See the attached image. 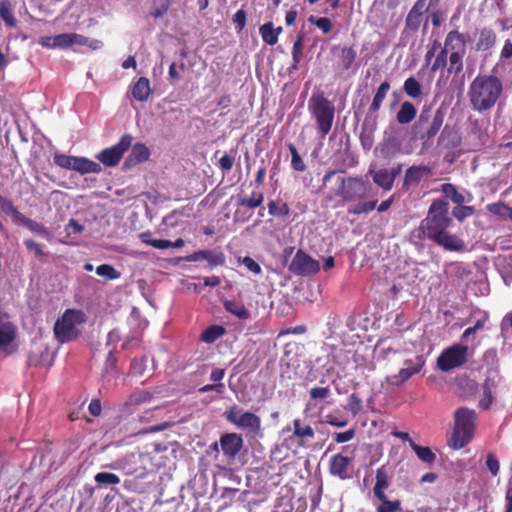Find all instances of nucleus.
<instances>
[{"label":"nucleus","instance_id":"21","mask_svg":"<svg viewBox=\"0 0 512 512\" xmlns=\"http://www.w3.org/2000/svg\"><path fill=\"white\" fill-rule=\"evenodd\" d=\"M447 51H466L465 35L457 30L450 31L445 39V47Z\"/></svg>","mask_w":512,"mask_h":512},{"label":"nucleus","instance_id":"56","mask_svg":"<svg viewBox=\"0 0 512 512\" xmlns=\"http://www.w3.org/2000/svg\"><path fill=\"white\" fill-rule=\"evenodd\" d=\"M74 158H75V156H69V155L57 153L54 155L53 161H54L55 165H57L61 168H64V169L71 170Z\"/></svg>","mask_w":512,"mask_h":512},{"label":"nucleus","instance_id":"18","mask_svg":"<svg viewBox=\"0 0 512 512\" xmlns=\"http://www.w3.org/2000/svg\"><path fill=\"white\" fill-rule=\"evenodd\" d=\"M431 173V168L426 165H413L406 170L404 185L418 184L424 177L429 176Z\"/></svg>","mask_w":512,"mask_h":512},{"label":"nucleus","instance_id":"14","mask_svg":"<svg viewBox=\"0 0 512 512\" xmlns=\"http://www.w3.org/2000/svg\"><path fill=\"white\" fill-rule=\"evenodd\" d=\"M353 458L344 456L343 453H337L333 455L329 460V473L341 480L351 478Z\"/></svg>","mask_w":512,"mask_h":512},{"label":"nucleus","instance_id":"63","mask_svg":"<svg viewBox=\"0 0 512 512\" xmlns=\"http://www.w3.org/2000/svg\"><path fill=\"white\" fill-rule=\"evenodd\" d=\"M24 245L29 251H33L37 258L41 259L45 256V253H44L41 245L38 244L37 242H35L34 240L26 239V240H24Z\"/></svg>","mask_w":512,"mask_h":512},{"label":"nucleus","instance_id":"31","mask_svg":"<svg viewBox=\"0 0 512 512\" xmlns=\"http://www.w3.org/2000/svg\"><path fill=\"white\" fill-rule=\"evenodd\" d=\"M0 19L4 21L8 28H15L17 26L13 5L9 0H0Z\"/></svg>","mask_w":512,"mask_h":512},{"label":"nucleus","instance_id":"60","mask_svg":"<svg viewBox=\"0 0 512 512\" xmlns=\"http://www.w3.org/2000/svg\"><path fill=\"white\" fill-rule=\"evenodd\" d=\"M238 491H239V489H237V488L226 487L223 489L221 498L227 499V501L224 502L222 509H226L233 504L234 497H235L236 493H238Z\"/></svg>","mask_w":512,"mask_h":512},{"label":"nucleus","instance_id":"58","mask_svg":"<svg viewBox=\"0 0 512 512\" xmlns=\"http://www.w3.org/2000/svg\"><path fill=\"white\" fill-rule=\"evenodd\" d=\"M347 401L348 409L354 416L362 410V400L357 394L352 393Z\"/></svg>","mask_w":512,"mask_h":512},{"label":"nucleus","instance_id":"59","mask_svg":"<svg viewBox=\"0 0 512 512\" xmlns=\"http://www.w3.org/2000/svg\"><path fill=\"white\" fill-rule=\"evenodd\" d=\"M312 400H323L331 395L329 387H313L309 392Z\"/></svg>","mask_w":512,"mask_h":512},{"label":"nucleus","instance_id":"6","mask_svg":"<svg viewBox=\"0 0 512 512\" xmlns=\"http://www.w3.org/2000/svg\"><path fill=\"white\" fill-rule=\"evenodd\" d=\"M84 322L83 312L75 309H67L54 325V334L61 343H67L79 336L78 324Z\"/></svg>","mask_w":512,"mask_h":512},{"label":"nucleus","instance_id":"51","mask_svg":"<svg viewBox=\"0 0 512 512\" xmlns=\"http://www.w3.org/2000/svg\"><path fill=\"white\" fill-rule=\"evenodd\" d=\"M474 213V207L465 205L455 206L452 210L454 218L459 222H463L466 218L472 216Z\"/></svg>","mask_w":512,"mask_h":512},{"label":"nucleus","instance_id":"54","mask_svg":"<svg viewBox=\"0 0 512 512\" xmlns=\"http://www.w3.org/2000/svg\"><path fill=\"white\" fill-rule=\"evenodd\" d=\"M232 22L235 26V30L237 33H241L247 22V13L244 9H239L232 17Z\"/></svg>","mask_w":512,"mask_h":512},{"label":"nucleus","instance_id":"12","mask_svg":"<svg viewBox=\"0 0 512 512\" xmlns=\"http://www.w3.org/2000/svg\"><path fill=\"white\" fill-rule=\"evenodd\" d=\"M243 444L244 441L242 435L234 432L224 433L219 439V445L228 463H231L235 460L236 456L241 451ZM213 448L216 451H219L217 442L213 444Z\"/></svg>","mask_w":512,"mask_h":512},{"label":"nucleus","instance_id":"29","mask_svg":"<svg viewBox=\"0 0 512 512\" xmlns=\"http://www.w3.org/2000/svg\"><path fill=\"white\" fill-rule=\"evenodd\" d=\"M293 436L301 440H310L315 437L314 429L309 424H303L302 420L296 418L293 420Z\"/></svg>","mask_w":512,"mask_h":512},{"label":"nucleus","instance_id":"4","mask_svg":"<svg viewBox=\"0 0 512 512\" xmlns=\"http://www.w3.org/2000/svg\"><path fill=\"white\" fill-rule=\"evenodd\" d=\"M308 108L316 121L318 134L324 139L334 123L335 107L333 103L323 94H313L309 99Z\"/></svg>","mask_w":512,"mask_h":512},{"label":"nucleus","instance_id":"11","mask_svg":"<svg viewBox=\"0 0 512 512\" xmlns=\"http://www.w3.org/2000/svg\"><path fill=\"white\" fill-rule=\"evenodd\" d=\"M289 271L297 276H311L320 271V263L302 249L297 250L290 265Z\"/></svg>","mask_w":512,"mask_h":512},{"label":"nucleus","instance_id":"35","mask_svg":"<svg viewBox=\"0 0 512 512\" xmlns=\"http://www.w3.org/2000/svg\"><path fill=\"white\" fill-rule=\"evenodd\" d=\"M226 333V330L221 325H212L206 328L201 336L200 339L202 342L211 344L214 343L217 339L222 337Z\"/></svg>","mask_w":512,"mask_h":512},{"label":"nucleus","instance_id":"64","mask_svg":"<svg viewBox=\"0 0 512 512\" xmlns=\"http://www.w3.org/2000/svg\"><path fill=\"white\" fill-rule=\"evenodd\" d=\"M486 465L493 476L499 473V461L494 454H489L486 459Z\"/></svg>","mask_w":512,"mask_h":512},{"label":"nucleus","instance_id":"39","mask_svg":"<svg viewBox=\"0 0 512 512\" xmlns=\"http://www.w3.org/2000/svg\"><path fill=\"white\" fill-rule=\"evenodd\" d=\"M15 328L12 323L6 322L0 325V348L8 346L15 339Z\"/></svg>","mask_w":512,"mask_h":512},{"label":"nucleus","instance_id":"13","mask_svg":"<svg viewBox=\"0 0 512 512\" xmlns=\"http://www.w3.org/2000/svg\"><path fill=\"white\" fill-rule=\"evenodd\" d=\"M444 122V113L438 109L431 115L430 111L423 110L418 118L416 123L417 126L423 127L425 124L429 123L426 131L421 135L422 140H430L434 138L438 132L440 131Z\"/></svg>","mask_w":512,"mask_h":512},{"label":"nucleus","instance_id":"27","mask_svg":"<svg viewBox=\"0 0 512 512\" xmlns=\"http://www.w3.org/2000/svg\"><path fill=\"white\" fill-rule=\"evenodd\" d=\"M225 310L240 320H247L250 318V312L241 301L224 300L222 302Z\"/></svg>","mask_w":512,"mask_h":512},{"label":"nucleus","instance_id":"25","mask_svg":"<svg viewBox=\"0 0 512 512\" xmlns=\"http://www.w3.org/2000/svg\"><path fill=\"white\" fill-rule=\"evenodd\" d=\"M150 81L147 77H140L132 87L133 97L140 101H146L151 94Z\"/></svg>","mask_w":512,"mask_h":512},{"label":"nucleus","instance_id":"62","mask_svg":"<svg viewBox=\"0 0 512 512\" xmlns=\"http://www.w3.org/2000/svg\"><path fill=\"white\" fill-rule=\"evenodd\" d=\"M71 34L70 33H62L56 35L55 39V49H68L71 47Z\"/></svg>","mask_w":512,"mask_h":512},{"label":"nucleus","instance_id":"40","mask_svg":"<svg viewBox=\"0 0 512 512\" xmlns=\"http://www.w3.org/2000/svg\"><path fill=\"white\" fill-rule=\"evenodd\" d=\"M410 447L421 461L426 463H433L435 461L436 455L429 447L420 446L413 440H410Z\"/></svg>","mask_w":512,"mask_h":512},{"label":"nucleus","instance_id":"42","mask_svg":"<svg viewBox=\"0 0 512 512\" xmlns=\"http://www.w3.org/2000/svg\"><path fill=\"white\" fill-rule=\"evenodd\" d=\"M48 356L49 352L47 349L41 350L39 353L31 351L28 355V365L34 367L51 366V363L47 362Z\"/></svg>","mask_w":512,"mask_h":512},{"label":"nucleus","instance_id":"22","mask_svg":"<svg viewBox=\"0 0 512 512\" xmlns=\"http://www.w3.org/2000/svg\"><path fill=\"white\" fill-rule=\"evenodd\" d=\"M369 174L372 176L373 182L383 190L389 191L392 189L394 185V175H391L389 170L380 169L378 171H374L370 169Z\"/></svg>","mask_w":512,"mask_h":512},{"label":"nucleus","instance_id":"2","mask_svg":"<svg viewBox=\"0 0 512 512\" xmlns=\"http://www.w3.org/2000/svg\"><path fill=\"white\" fill-rule=\"evenodd\" d=\"M503 82L494 74H478L469 84L467 96L473 111H491L503 95Z\"/></svg>","mask_w":512,"mask_h":512},{"label":"nucleus","instance_id":"61","mask_svg":"<svg viewBox=\"0 0 512 512\" xmlns=\"http://www.w3.org/2000/svg\"><path fill=\"white\" fill-rule=\"evenodd\" d=\"M355 434V429H349L345 432H335L333 437L336 443L341 444L351 441L355 437Z\"/></svg>","mask_w":512,"mask_h":512},{"label":"nucleus","instance_id":"37","mask_svg":"<svg viewBox=\"0 0 512 512\" xmlns=\"http://www.w3.org/2000/svg\"><path fill=\"white\" fill-rule=\"evenodd\" d=\"M139 238L144 244L150 245L156 249L164 250L172 248V241L167 239H152V234L149 231L141 233Z\"/></svg>","mask_w":512,"mask_h":512},{"label":"nucleus","instance_id":"20","mask_svg":"<svg viewBox=\"0 0 512 512\" xmlns=\"http://www.w3.org/2000/svg\"><path fill=\"white\" fill-rule=\"evenodd\" d=\"M153 399V394L146 390H139L133 392L125 401L123 408L127 412H132V407H138L146 403H150Z\"/></svg>","mask_w":512,"mask_h":512},{"label":"nucleus","instance_id":"53","mask_svg":"<svg viewBox=\"0 0 512 512\" xmlns=\"http://www.w3.org/2000/svg\"><path fill=\"white\" fill-rule=\"evenodd\" d=\"M96 273L99 276L105 277L108 280H114L119 277V273L110 264H102L96 268Z\"/></svg>","mask_w":512,"mask_h":512},{"label":"nucleus","instance_id":"49","mask_svg":"<svg viewBox=\"0 0 512 512\" xmlns=\"http://www.w3.org/2000/svg\"><path fill=\"white\" fill-rule=\"evenodd\" d=\"M94 480L98 484L102 485H116L120 483V478L114 473L100 472L94 477Z\"/></svg>","mask_w":512,"mask_h":512},{"label":"nucleus","instance_id":"24","mask_svg":"<svg viewBox=\"0 0 512 512\" xmlns=\"http://www.w3.org/2000/svg\"><path fill=\"white\" fill-rule=\"evenodd\" d=\"M71 170L77 171L81 174L99 173L101 171V166L87 158L75 157Z\"/></svg>","mask_w":512,"mask_h":512},{"label":"nucleus","instance_id":"48","mask_svg":"<svg viewBox=\"0 0 512 512\" xmlns=\"http://www.w3.org/2000/svg\"><path fill=\"white\" fill-rule=\"evenodd\" d=\"M308 21L319 28L324 34L330 33L333 29V23L331 19L327 17L317 18L315 16H310Z\"/></svg>","mask_w":512,"mask_h":512},{"label":"nucleus","instance_id":"36","mask_svg":"<svg viewBox=\"0 0 512 512\" xmlns=\"http://www.w3.org/2000/svg\"><path fill=\"white\" fill-rule=\"evenodd\" d=\"M259 34L262 41L268 46H274L278 42V38L274 31L273 22H266L259 27Z\"/></svg>","mask_w":512,"mask_h":512},{"label":"nucleus","instance_id":"23","mask_svg":"<svg viewBox=\"0 0 512 512\" xmlns=\"http://www.w3.org/2000/svg\"><path fill=\"white\" fill-rule=\"evenodd\" d=\"M391 88L390 82L385 80L377 88L372 103L369 107V114L376 115L380 110L383 101L385 100L389 90Z\"/></svg>","mask_w":512,"mask_h":512},{"label":"nucleus","instance_id":"30","mask_svg":"<svg viewBox=\"0 0 512 512\" xmlns=\"http://www.w3.org/2000/svg\"><path fill=\"white\" fill-rule=\"evenodd\" d=\"M496 33L490 28H483L477 41V49L481 51L490 50L496 43Z\"/></svg>","mask_w":512,"mask_h":512},{"label":"nucleus","instance_id":"7","mask_svg":"<svg viewBox=\"0 0 512 512\" xmlns=\"http://www.w3.org/2000/svg\"><path fill=\"white\" fill-rule=\"evenodd\" d=\"M338 182L339 186L335 194L346 202L363 200L371 191L370 183L360 177H342L338 179Z\"/></svg>","mask_w":512,"mask_h":512},{"label":"nucleus","instance_id":"9","mask_svg":"<svg viewBox=\"0 0 512 512\" xmlns=\"http://www.w3.org/2000/svg\"><path fill=\"white\" fill-rule=\"evenodd\" d=\"M404 367L397 374L388 377V382L393 386H402L414 375L419 374L426 364V358L423 354L415 355L412 358L404 360Z\"/></svg>","mask_w":512,"mask_h":512},{"label":"nucleus","instance_id":"8","mask_svg":"<svg viewBox=\"0 0 512 512\" xmlns=\"http://www.w3.org/2000/svg\"><path fill=\"white\" fill-rule=\"evenodd\" d=\"M469 347L460 343H455L445 348L437 358V367L442 372H449L460 368L468 362Z\"/></svg>","mask_w":512,"mask_h":512},{"label":"nucleus","instance_id":"43","mask_svg":"<svg viewBox=\"0 0 512 512\" xmlns=\"http://www.w3.org/2000/svg\"><path fill=\"white\" fill-rule=\"evenodd\" d=\"M404 92L411 98H419L422 95V86L414 77H409L403 84Z\"/></svg>","mask_w":512,"mask_h":512},{"label":"nucleus","instance_id":"50","mask_svg":"<svg viewBox=\"0 0 512 512\" xmlns=\"http://www.w3.org/2000/svg\"><path fill=\"white\" fill-rule=\"evenodd\" d=\"M377 512H413L411 510H403L401 501L392 500L385 501L384 504H379L376 509Z\"/></svg>","mask_w":512,"mask_h":512},{"label":"nucleus","instance_id":"46","mask_svg":"<svg viewBox=\"0 0 512 512\" xmlns=\"http://www.w3.org/2000/svg\"><path fill=\"white\" fill-rule=\"evenodd\" d=\"M269 213L273 216L287 218L290 215V208L286 202L281 200L271 201L268 204Z\"/></svg>","mask_w":512,"mask_h":512},{"label":"nucleus","instance_id":"34","mask_svg":"<svg viewBox=\"0 0 512 512\" xmlns=\"http://www.w3.org/2000/svg\"><path fill=\"white\" fill-rule=\"evenodd\" d=\"M71 47L73 45L87 46L92 50H98L103 46V43L97 39H90L78 33H70Z\"/></svg>","mask_w":512,"mask_h":512},{"label":"nucleus","instance_id":"5","mask_svg":"<svg viewBox=\"0 0 512 512\" xmlns=\"http://www.w3.org/2000/svg\"><path fill=\"white\" fill-rule=\"evenodd\" d=\"M226 421L235 425L238 429L247 432L253 436H261V418L250 412L243 411L238 405H232L224 412Z\"/></svg>","mask_w":512,"mask_h":512},{"label":"nucleus","instance_id":"33","mask_svg":"<svg viewBox=\"0 0 512 512\" xmlns=\"http://www.w3.org/2000/svg\"><path fill=\"white\" fill-rule=\"evenodd\" d=\"M357 59V52L353 47L344 46L340 50V63L341 69L344 71L350 70L355 65Z\"/></svg>","mask_w":512,"mask_h":512},{"label":"nucleus","instance_id":"32","mask_svg":"<svg viewBox=\"0 0 512 512\" xmlns=\"http://www.w3.org/2000/svg\"><path fill=\"white\" fill-rule=\"evenodd\" d=\"M304 35L299 33L292 48V64L289 68L290 72L298 70L303 57Z\"/></svg>","mask_w":512,"mask_h":512},{"label":"nucleus","instance_id":"38","mask_svg":"<svg viewBox=\"0 0 512 512\" xmlns=\"http://www.w3.org/2000/svg\"><path fill=\"white\" fill-rule=\"evenodd\" d=\"M466 51H453L449 55L448 72L450 74H459L463 70V58Z\"/></svg>","mask_w":512,"mask_h":512},{"label":"nucleus","instance_id":"16","mask_svg":"<svg viewBox=\"0 0 512 512\" xmlns=\"http://www.w3.org/2000/svg\"><path fill=\"white\" fill-rule=\"evenodd\" d=\"M390 485V469L386 465H382L376 471V483L373 488L374 496L380 501V504H384L385 501H390L385 490Z\"/></svg>","mask_w":512,"mask_h":512},{"label":"nucleus","instance_id":"41","mask_svg":"<svg viewBox=\"0 0 512 512\" xmlns=\"http://www.w3.org/2000/svg\"><path fill=\"white\" fill-rule=\"evenodd\" d=\"M0 210L5 214L11 215L13 221L16 223L18 219L23 215L17 207L14 205L13 201L3 195L0 194Z\"/></svg>","mask_w":512,"mask_h":512},{"label":"nucleus","instance_id":"10","mask_svg":"<svg viewBox=\"0 0 512 512\" xmlns=\"http://www.w3.org/2000/svg\"><path fill=\"white\" fill-rule=\"evenodd\" d=\"M132 140L133 137L130 134H124L117 144L102 150L97 155V159L105 166H116L123 157V154L131 147Z\"/></svg>","mask_w":512,"mask_h":512},{"label":"nucleus","instance_id":"55","mask_svg":"<svg viewBox=\"0 0 512 512\" xmlns=\"http://www.w3.org/2000/svg\"><path fill=\"white\" fill-rule=\"evenodd\" d=\"M510 208L503 202L490 203L486 206L488 212L498 216H507Z\"/></svg>","mask_w":512,"mask_h":512},{"label":"nucleus","instance_id":"17","mask_svg":"<svg viewBox=\"0 0 512 512\" xmlns=\"http://www.w3.org/2000/svg\"><path fill=\"white\" fill-rule=\"evenodd\" d=\"M189 262L206 260L211 266H222L225 263V256L222 252L213 250H200L186 257Z\"/></svg>","mask_w":512,"mask_h":512},{"label":"nucleus","instance_id":"15","mask_svg":"<svg viewBox=\"0 0 512 512\" xmlns=\"http://www.w3.org/2000/svg\"><path fill=\"white\" fill-rule=\"evenodd\" d=\"M427 10L426 0H417L406 16L405 28L416 32L424 20L425 24H427V18L424 16Z\"/></svg>","mask_w":512,"mask_h":512},{"label":"nucleus","instance_id":"28","mask_svg":"<svg viewBox=\"0 0 512 512\" xmlns=\"http://www.w3.org/2000/svg\"><path fill=\"white\" fill-rule=\"evenodd\" d=\"M417 115V109L413 103L405 101L401 104L399 111L397 112L396 119L401 125L411 123Z\"/></svg>","mask_w":512,"mask_h":512},{"label":"nucleus","instance_id":"45","mask_svg":"<svg viewBox=\"0 0 512 512\" xmlns=\"http://www.w3.org/2000/svg\"><path fill=\"white\" fill-rule=\"evenodd\" d=\"M377 206V200L362 202L358 201L357 204L348 207V213L352 215L367 214L373 211Z\"/></svg>","mask_w":512,"mask_h":512},{"label":"nucleus","instance_id":"1","mask_svg":"<svg viewBox=\"0 0 512 512\" xmlns=\"http://www.w3.org/2000/svg\"><path fill=\"white\" fill-rule=\"evenodd\" d=\"M452 224L448 201L442 198L434 199L415 233L419 240L429 239L446 251L463 252L466 244L460 236L449 231Z\"/></svg>","mask_w":512,"mask_h":512},{"label":"nucleus","instance_id":"47","mask_svg":"<svg viewBox=\"0 0 512 512\" xmlns=\"http://www.w3.org/2000/svg\"><path fill=\"white\" fill-rule=\"evenodd\" d=\"M288 149L291 154L292 168L297 172H304L307 167L304 161L302 160L301 156L299 155L297 148L292 143H290L288 145Z\"/></svg>","mask_w":512,"mask_h":512},{"label":"nucleus","instance_id":"19","mask_svg":"<svg viewBox=\"0 0 512 512\" xmlns=\"http://www.w3.org/2000/svg\"><path fill=\"white\" fill-rule=\"evenodd\" d=\"M149 149L143 143H136L132 146L131 152L126 159L125 165L134 166L143 163L149 158Z\"/></svg>","mask_w":512,"mask_h":512},{"label":"nucleus","instance_id":"52","mask_svg":"<svg viewBox=\"0 0 512 512\" xmlns=\"http://www.w3.org/2000/svg\"><path fill=\"white\" fill-rule=\"evenodd\" d=\"M447 55L448 51L446 48L441 49L431 65V71L436 72L438 70H443L447 66Z\"/></svg>","mask_w":512,"mask_h":512},{"label":"nucleus","instance_id":"44","mask_svg":"<svg viewBox=\"0 0 512 512\" xmlns=\"http://www.w3.org/2000/svg\"><path fill=\"white\" fill-rule=\"evenodd\" d=\"M264 200V195L261 192L253 191L249 197H241L238 200V205L255 209L259 207Z\"/></svg>","mask_w":512,"mask_h":512},{"label":"nucleus","instance_id":"26","mask_svg":"<svg viewBox=\"0 0 512 512\" xmlns=\"http://www.w3.org/2000/svg\"><path fill=\"white\" fill-rule=\"evenodd\" d=\"M16 223L25 226L31 232L39 236H42L45 239H50L51 237V233L44 225L35 220H32L31 218L25 216L24 214L18 219Z\"/></svg>","mask_w":512,"mask_h":512},{"label":"nucleus","instance_id":"57","mask_svg":"<svg viewBox=\"0 0 512 512\" xmlns=\"http://www.w3.org/2000/svg\"><path fill=\"white\" fill-rule=\"evenodd\" d=\"M493 402V396L490 385L485 382L483 385V398L479 401V406L482 409H489Z\"/></svg>","mask_w":512,"mask_h":512},{"label":"nucleus","instance_id":"3","mask_svg":"<svg viewBox=\"0 0 512 512\" xmlns=\"http://www.w3.org/2000/svg\"><path fill=\"white\" fill-rule=\"evenodd\" d=\"M477 414L475 410L460 407L454 412V427L448 444L455 450L467 446L474 437Z\"/></svg>","mask_w":512,"mask_h":512}]
</instances>
